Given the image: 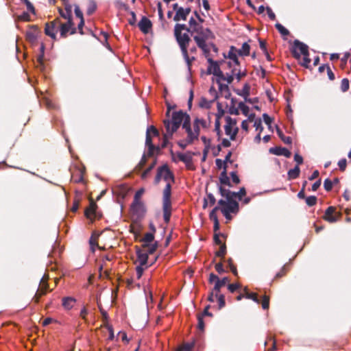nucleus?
Returning <instances> with one entry per match:
<instances>
[{
	"label": "nucleus",
	"instance_id": "473e14b6",
	"mask_svg": "<svg viewBox=\"0 0 351 351\" xmlns=\"http://www.w3.org/2000/svg\"><path fill=\"white\" fill-rule=\"evenodd\" d=\"M219 209V206H216L210 213V219L215 223V225H217V211Z\"/></svg>",
	"mask_w": 351,
	"mask_h": 351
},
{
	"label": "nucleus",
	"instance_id": "4c0bfd02",
	"mask_svg": "<svg viewBox=\"0 0 351 351\" xmlns=\"http://www.w3.org/2000/svg\"><path fill=\"white\" fill-rule=\"evenodd\" d=\"M349 86H350L349 80L346 78L343 79L341 82V90L343 92H346L348 90Z\"/></svg>",
	"mask_w": 351,
	"mask_h": 351
},
{
	"label": "nucleus",
	"instance_id": "f704fd0d",
	"mask_svg": "<svg viewBox=\"0 0 351 351\" xmlns=\"http://www.w3.org/2000/svg\"><path fill=\"white\" fill-rule=\"evenodd\" d=\"M96 10V3L93 1H89L87 8V14L88 15L92 14Z\"/></svg>",
	"mask_w": 351,
	"mask_h": 351
},
{
	"label": "nucleus",
	"instance_id": "774afa93",
	"mask_svg": "<svg viewBox=\"0 0 351 351\" xmlns=\"http://www.w3.org/2000/svg\"><path fill=\"white\" fill-rule=\"evenodd\" d=\"M248 120H244L241 123V128L245 132L248 131Z\"/></svg>",
	"mask_w": 351,
	"mask_h": 351
},
{
	"label": "nucleus",
	"instance_id": "412c9836",
	"mask_svg": "<svg viewBox=\"0 0 351 351\" xmlns=\"http://www.w3.org/2000/svg\"><path fill=\"white\" fill-rule=\"evenodd\" d=\"M228 282L229 279L227 277H224L222 279H217V281L215 282V284L214 291H215V293H219L221 288L225 286Z\"/></svg>",
	"mask_w": 351,
	"mask_h": 351
},
{
	"label": "nucleus",
	"instance_id": "7c9ffc66",
	"mask_svg": "<svg viewBox=\"0 0 351 351\" xmlns=\"http://www.w3.org/2000/svg\"><path fill=\"white\" fill-rule=\"evenodd\" d=\"M60 23L59 19H56L48 24L51 26V29L56 33L58 29H60Z\"/></svg>",
	"mask_w": 351,
	"mask_h": 351
},
{
	"label": "nucleus",
	"instance_id": "7ed1b4c3",
	"mask_svg": "<svg viewBox=\"0 0 351 351\" xmlns=\"http://www.w3.org/2000/svg\"><path fill=\"white\" fill-rule=\"evenodd\" d=\"M212 37V33L208 29H202L197 30V35L194 36V40L197 46L202 49L204 53L208 57L211 49L217 51L216 47L207 40Z\"/></svg>",
	"mask_w": 351,
	"mask_h": 351
},
{
	"label": "nucleus",
	"instance_id": "864d4df0",
	"mask_svg": "<svg viewBox=\"0 0 351 351\" xmlns=\"http://www.w3.org/2000/svg\"><path fill=\"white\" fill-rule=\"evenodd\" d=\"M226 254V245H221L219 251L217 252V256L223 257Z\"/></svg>",
	"mask_w": 351,
	"mask_h": 351
},
{
	"label": "nucleus",
	"instance_id": "a19ab883",
	"mask_svg": "<svg viewBox=\"0 0 351 351\" xmlns=\"http://www.w3.org/2000/svg\"><path fill=\"white\" fill-rule=\"evenodd\" d=\"M178 158L181 161H182L186 164L191 162V157L188 154H180L178 155Z\"/></svg>",
	"mask_w": 351,
	"mask_h": 351
},
{
	"label": "nucleus",
	"instance_id": "8fccbe9b",
	"mask_svg": "<svg viewBox=\"0 0 351 351\" xmlns=\"http://www.w3.org/2000/svg\"><path fill=\"white\" fill-rule=\"evenodd\" d=\"M324 189L327 191H330L331 189L332 188V181L330 180L329 179L325 180V181L324 182Z\"/></svg>",
	"mask_w": 351,
	"mask_h": 351
},
{
	"label": "nucleus",
	"instance_id": "e433bc0d",
	"mask_svg": "<svg viewBox=\"0 0 351 351\" xmlns=\"http://www.w3.org/2000/svg\"><path fill=\"white\" fill-rule=\"evenodd\" d=\"M221 195L226 198V200H230L231 191L229 189L223 187L219 188Z\"/></svg>",
	"mask_w": 351,
	"mask_h": 351
},
{
	"label": "nucleus",
	"instance_id": "13d9d810",
	"mask_svg": "<svg viewBox=\"0 0 351 351\" xmlns=\"http://www.w3.org/2000/svg\"><path fill=\"white\" fill-rule=\"evenodd\" d=\"M60 14L62 17H63L65 19H68V21L71 20V15L68 13L67 12L63 11L62 10H60Z\"/></svg>",
	"mask_w": 351,
	"mask_h": 351
},
{
	"label": "nucleus",
	"instance_id": "2eb2a0df",
	"mask_svg": "<svg viewBox=\"0 0 351 351\" xmlns=\"http://www.w3.org/2000/svg\"><path fill=\"white\" fill-rule=\"evenodd\" d=\"M144 191H145L143 189H141L136 192L134 195V202L132 205V208L134 210H138V209L143 207V203L141 201V198L143 195Z\"/></svg>",
	"mask_w": 351,
	"mask_h": 351
},
{
	"label": "nucleus",
	"instance_id": "6e6552de",
	"mask_svg": "<svg viewBox=\"0 0 351 351\" xmlns=\"http://www.w3.org/2000/svg\"><path fill=\"white\" fill-rule=\"evenodd\" d=\"M136 262L138 265L136 267V278L140 279L144 270L152 265V263L148 264V254L147 252H143V250L137 251Z\"/></svg>",
	"mask_w": 351,
	"mask_h": 351
},
{
	"label": "nucleus",
	"instance_id": "f8f14e48",
	"mask_svg": "<svg viewBox=\"0 0 351 351\" xmlns=\"http://www.w3.org/2000/svg\"><path fill=\"white\" fill-rule=\"evenodd\" d=\"M308 47L306 45H305L303 43H301L298 40H295L294 42L293 49L292 51L293 56L296 59L300 60L301 58V56H302L304 53H307V52H308Z\"/></svg>",
	"mask_w": 351,
	"mask_h": 351
},
{
	"label": "nucleus",
	"instance_id": "39448f33",
	"mask_svg": "<svg viewBox=\"0 0 351 351\" xmlns=\"http://www.w3.org/2000/svg\"><path fill=\"white\" fill-rule=\"evenodd\" d=\"M250 47L247 43H244L240 49L232 46L228 53V56L230 61L228 62L229 67H236L239 69V63L238 60V56H248L250 53Z\"/></svg>",
	"mask_w": 351,
	"mask_h": 351
},
{
	"label": "nucleus",
	"instance_id": "e2e57ef3",
	"mask_svg": "<svg viewBox=\"0 0 351 351\" xmlns=\"http://www.w3.org/2000/svg\"><path fill=\"white\" fill-rule=\"evenodd\" d=\"M75 15L77 17H78L80 19L83 18V14L81 12L78 5H75Z\"/></svg>",
	"mask_w": 351,
	"mask_h": 351
},
{
	"label": "nucleus",
	"instance_id": "dca6fc26",
	"mask_svg": "<svg viewBox=\"0 0 351 351\" xmlns=\"http://www.w3.org/2000/svg\"><path fill=\"white\" fill-rule=\"evenodd\" d=\"M190 12V8H183L180 7L177 10L176 13L173 17V20L175 21H178L180 20L185 21Z\"/></svg>",
	"mask_w": 351,
	"mask_h": 351
},
{
	"label": "nucleus",
	"instance_id": "b1692460",
	"mask_svg": "<svg viewBox=\"0 0 351 351\" xmlns=\"http://www.w3.org/2000/svg\"><path fill=\"white\" fill-rule=\"evenodd\" d=\"M182 53L183 57H184V58L185 60V62H186V63L187 64L188 69H189V71H190L192 62L195 60V58L194 57L190 58L189 56L188 52H187V49H185V51H182Z\"/></svg>",
	"mask_w": 351,
	"mask_h": 351
},
{
	"label": "nucleus",
	"instance_id": "f257e3e1",
	"mask_svg": "<svg viewBox=\"0 0 351 351\" xmlns=\"http://www.w3.org/2000/svg\"><path fill=\"white\" fill-rule=\"evenodd\" d=\"M190 123V117L182 111L174 112L172 114L171 120H164V125L166 129V132L164 134V140L162 145V147L167 146L168 141L171 138L173 134L177 131L180 126L181 123Z\"/></svg>",
	"mask_w": 351,
	"mask_h": 351
},
{
	"label": "nucleus",
	"instance_id": "338daca9",
	"mask_svg": "<svg viewBox=\"0 0 351 351\" xmlns=\"http://www.w3.org/2000/svg\"><path fill=\"white\" fill-rule=\"evenodd\" d=\"M231 175V177H232V181L235 183V184H238L239 183V177L237 176V173L235 172H232L230 173Z\"/></svg>",
	"mask_w": 351,
	"mask_h": 351
},
{
	"label": "nucleus",
	"instance_id": "9b49d317",
	"mask_svg": "<svg viewBox=\"0 0 351 351\" xmlns=\"http://www.w3.org/2000/svg\"><path fill=\"white\" fill-rule=\"evenodd\" d=\"M218 204L221 206L219 209L223 214H226L228 212L235 213L239 210V204L234 200L220 199Z\"/></svg>",
	"mask_w": 351,
	"mask_h": 351
},
{
	"label": "nucleus",
	"instance_id": "4d7b16f0",
	"mask_svg": "<svg viewBox=\"0 0 351 351\" xmlns=\"http://www.w3.org/2000/svg\"><path fill=\"white\" fill-rule=\"evenodd\" d=\"M26 5L27 6V10L32 12V13H34V8L33 6V5L29 1V0H22Z\"/></svg>",
	"mask_w": 351,
	"mask_h": 351
},
{
	"label": "nucleus",
	"instance_id": "603ef678",
	"mask_svg": "<svg viewBox=\"0 0 351 351\" xmlns=\"http://www.w3.org/2000/svg\"><path fill=\"white\" fill-rule=\"evenodd\" d=\"M239 111H240V109L239 108V106L237 107H235L234 105H232L229 108V112L231 114L238 115V114H239Z\"/></svg>",
	"mask_w": 351,
	"mask_h": 351
},
{
	"label": "nucleus",
	"instance_id": "c85d7f7f",
	"mask_svg": "<svg viewBox=\"0 0 351 351\" xmlns=\"http://www.w3.org/2000/svg\"><path fill=\"white\" fill-rule=\"evenodd\" d=\"M40 289L38 290V292L40 293V295H43L45 293V291L47 288V284L45 280V276L41 279L40 284Z\"/></svg>",
	"mask_w": 351,
	"mask_h": 351
},
{
	"label": "nucleus",
	"instance_id": "20e7f679",
	"mask_svg": "<svg viewBox=\"0 0 351 351\" xmlns=\"http://www.w3.org/2000/svg\"><path fill=\"white\" fill-rule=\"evenodd\" d=\"M208 127V122L202 119L196 118L193 122V128L190 125V123L182 125V128L185 129L187 134V143H193L198 138L200 128H207Z\"/></svg>",
	"mask_w": 351,
	"mask_h": 351
},
{
	"label": "nucleus",
	"instance_id": "37998d69",
	"mask_svg": "<svg viewBox=\"0 0 351 351\" xmlns=\"http://www.w3.org/2000/svg\"><path fill=\"white\" fill-rule=\"evenodd\" d=\"M276 27L281 34H282L284 36L288 35L289 31L281 24L276 23Z\"/></svg>",
	"mask_w": 351,
	"mask_h": 351
},
{
	"label": "nucleus",
	"instance_id": "f03ea898",
	"mask_svg": "<svg viewBox=\"0 0 351 351\" xmlns=\"http://www.w3.org/2000/svg\"><path fill=\"white\" fill-rule=\"evenodd\" d=\"M209 65L208 66V73L213 74L220 80L226 81L227 83H231L234 77L239 80L243 76L245 75L244 73H241L239 69L232 67L231 73H227L226 76L221 71L219 62L214 61L212 58H208Z\"/></svg>",
	"mask_w": 351,
	"mask_h": 351
},
{
	"label": "nucleus",
	"instance_id": "423d86ee",
	"mask_svg": "<svg viewBox=\"0 0 351 351\" xmlns=\"http://www.w3.org/2000/svg\"><path fill=\"white\" fill-rule=\"evenodd\" d=\"M189 29L184 24L177 23L174 27V35L179 44L181 51L187 49L190 37L189 36Z\"/></svg>",
	"mask_w": 351,
	"mask_h": 351
},
{
	"label": "nucleus",
	"instance_id": "6ab92c4d",
	"mask_svg": "<svg viewBox=\"0 0 351 351\" xmlns=\"http://www.w3.org/2000/svg\"><path fill=\"white\" fill-rule=\"evenodd\" d=\"M73 25V23L71 22V20L68 21L66 23H60V35L62 37H65L68 32L70 31L71 27Z\"/></svg>",
	"mask_w": 351,
	"mask_h": 351
},
{
	"label": "nucleus",
	"instance_id": "a878e982",
	"mask_svg": "<svg viewBox=\"0 0 351 351\" xmlns=\"http://www.w3.org/2000/svg\"><path fill=\"white\" fill-rule=\"evenodd\" d=\"M277 133L279 136V137L281 138V140L286 144H291V142H292V140H291V138L289 137V136H285L282 131L278 128H277Z\"/></svg>",
	"mask_w": 351,
	"mask_h": 351
},
{
	"label": "nucleus",
	"instance_id": "052dcab7",
	"mask_svg": "<svg viewBox=\"0 0 351 351\" xmlns=\"http://www.w3.org/2000/svg\"><path fill=\"white\" fill-rule=\"evenodd\" d=\"M19 19L21 21H27L29 20V15L28 13L24 12L21 15L19 16Z\"/></svg>",
	"mask_w": 351,
	"mask_h": 351
},
{
	"label": "nucleus",
	"instance_id": "aec40b11",
	"mask_svg": "<svg viewBox=\"0 0 351 351\" xmlns=\"http://www.w3.org/2000/svg\"><path fill=\"white\" fill-rule=\"evenodd\" d=\"M76 300L72 297H65L62 298V306L66 310H70L73 308Z\"/></svg>",
	"mask_w": 351,
	"mask_h": 351
},
{
	"label": "nucleus",
	"instance_id": "ddd939ff",
	"mask_svg": "<svg viewBox=\"0 0 351 351\" xmlns=\"http://www.w3.org/2000/svg\"><path fill=\"white\" fill-rule=\"evenodd\" d=\"M150 130L152 132V133L154 135H156V136L158 135V130L154 126H151L149 128L147 129V134H146L145 144L148 147V149H149L148 150V154L149 156L153 154L154 150L155 149V147L153 145V144L152 143L151 136L149 134V132Z\"/></svg>",
	"mask_w": 351,
	"mask_h": 351
},
{
	"label": "nucleus",
	"instance_id": "58836bf2",
	"mask_svg": "<svg viewBox=\"0 0 351 351\" xmlns=\"http://www.w3.org/2000/svg\"><path fill=\"white\" fill-rule=\"evenodd\" d=\"M254 127L256 128V130L258 131V132H262L263 127L262 125V121L260 118H258L254 121Z\"/></svg>",
	"mask_w": 351,
	"mask_h": 351
},
{
	"label": "nucleus",
	"instance_id": "09e8293b",
	"mask_svg": "<svg viewBox=\"0 0 351 351\" xmlns=\"http://www.w3.org/2000/svg\"><path fill=\"white\" fill-rule=\"evenodd\" d=\"M264 122L268 125L269 128H271V124L272 122L271 118L266 113L263 114Z\"/></svg>",
	"mask_w": 351,
	"mask_h": 351
},
{
	"label": "nucleus",
	"instance_id": "4468645a",
	"mask_svg": "<svg viewBox=\"0 0 351 351\" xmlns=\"http://www.w3.org/2000/svg\"><path fill=\"white\" fill-rule=\"evenodd\" d=\"M340 214L335 212V208L330 206L325 212L324 219L330 223H334L338 220Z\"/></svg>",
	"mask_w": 351,
	"mask_h": 351
},
{
	"label": "nucleus",
	"instance_id": "680f3d73",
	"mask_svg": "<svg viewBox=\"0 0 351 351\" xmlns=\"http://www.w3.org/2000/svg\"><path fill=\"white\" fill-rule=\"evenodd\" d=\"M215 269L219 274H222L224 272L223 265L221 263H219L215 265Z\"/></svg>",
	"mask_w": 351,
	"mask_h": 351
},
{
	"label": "nucleus",
	"instance_id": "c03bdc74",
	"mask_svg": "<svg viewBox=\"0 0 351 351\" xmlns=\"http://www.w3.org/2000/svg\"><path fill=\"white\" fill-rule=\"evenodd\" d=\"M156 165V161H154L146 170H145L141 174V178L145 179L149 174V173L152 171V169Z\"/></svg>",
	"mask_w": 351,
	"mask_h": 351
},
{
	"label": "nucleus",
	"instance_id": "ea45409f",
	"mask_svg": "<svg viewBox=\"0 0 351 351\" xmlns=\"http://www.w3.org/2000/svg\"><path fill=\"white\" fill-rule=\"evenodd\" d=\"M215 298L218 299L219 308H221L225 306V297L222 294L215 293Z\"/></svg>",
	"mask_w": 351,
	"mask_h": 351
},
{
	"label": "nucleus",
	"instance_id": "c9c22d12",
	"mask_svg": "<svg viewBox=\"0 0 351 351\" xmlns=\"http://www.w3.org/2000/svg\"><path fill=\"white\" fill-rule=\"evenodd\" d=\"M45 32L47 36H50L53 39L56 38V32L51 29V26L48 23L46 24Z\"/></svg>",
	"mask_w": 351,
	"mask_h": 351
},
{
	"label": "nucleus",
	"instance_id": "72a5a7b5",
	"mask_svg": "<svg viewBox=\"0 0 351 351\" xmlns=\"http://www.w3.org/2000/svg\"><path fill=\"white\" fill-rule=\"evenodd\" d=\"M302 56H303V59H302V62H301V64L302 66H305L306 68H308L309 66V64L311 62V59L309 58V53H308V52H307V53H304Z\"/></svg>",
	"mask_w": 351,
	"mask_h": 351
},
{
	"label": "nucleus",
	"instance_id": "3c124183",
	"mask_svg": "<svg viewBox=\"0 0 351 351\" xmlns=\"http://www.w3.org/2000/svg\"><path fill=\"white\" fill-rule=\"evenodd\" d=\"M220 88L221 89V91L223 92L224 93V97L228 99L230 97V93L228 90V87L227 85H224V86H222V85H220Z\"/></svg>",
	"mask_w": 351,
	"mask_h": 351
},
{
	"label": "nucleus",
	"instance_id": "a211bd4d",
	"mask_svg": "<svg viewBox=\"0 0 351 351\" xmlns=\"http://www.w3.org/2000/svg\"><path fill=\"white\" fill-rule=\"evenodd\" d=\"M138 27L140 28V29L143 32V33H147L149 29H151V27H152V23H151V21L145 18V17H143L139 22L138 23Z\"/></svg>",
	"mask_w": 351,
	"mask_h": 351
},
{
	"label": "nucleus",
	"instance_id": "bb28decb",
	"mask_svg": "<svg viewBox=\"0 0 351 351\" xmlns=\"http://www.w3.org/2000/svg\"><path fill=\"white\" fill-rule=\"evenodd\" d=\"M195 346V343H186L183 344L181 347L178 349V351H192L193 347Z\"/></svg>",
	"mask_w": 351,
	"mask_h": 351
},
{
	"label": "nucleus",
	"instance_id": "4be33fe9",
	"mask_svg": "<svg viewBox=\"0 0 351 351\" xmlns=\"http://www.w3.org/2000/svg\"><path fill=\"white\" fill-rule=\"evenodd\" d=\"M97 205L94 202L90 204L89 207L85 210V215L87 218L92 219L95 216V210Z\"/></svg>",
	"mask_w": 351,
	"mask_h": 351
},
{
	"label": "nucleus",
	"instance_id": "f3484780",
	"mask_svg": "<svg viewBox=\"0 0 351 351\" xmlns=\"http://www.w3.org/2000/svg\"><path fill=\"white\" fill-rule=\"evenodd\" d=\"M269 152L277 156H284L289 158L291 155V152L285 147H272L270 148Z\"/></svg>",
	"mask_w": 351,
	"mask_h": 351
},
{
	"label": "nucleus",
	"instance_id": "79ce46f5",
	"mask_svg": "<svg viewBox=\"0 0 351 351\" xmlns=\"http://www.w3.org/2000/svg\"><path fill=\"white\" fill-rule=\"evenodd\" d=\"M245 298L247 299H250L254 301L256 303H259V300L257 297V295L254 293H249L246 292V294L245 295Z\"/></svg>",
	"mask_w": 351,
	"mask_h": 351
},
{
	"label": "nucleus",
	"instance_id": "69168bd1",
	"mask_svg": "<svg viewBox=\"0 0 351 351\" xmlns=\"http://www.w3.org/2000/svg\"><path fill=\"white\" fill-rule=\"evenodd\" d=\"M267 14H268V16L271 19V20H274L275 18H276V16H275V14L273 12V11L271 10V9L269 7L267 8Z\"/></svg>",
	"mask_w": 351,
	"mask_h": 351
},
{
	"label": "nucleus",
	"instance_id": "49530a36",
	"mask_svg": "<svg viewBox=\"0 0 351 351\" xmlns=\"http://www.w3.org/2000/svg\"><path fill=\"white\" fill-rule=\"evenodd\" d=\"M106 329L108 330V334H109L108 339L109 340H113L114 338V331H113L112 326L107 324L106 326Z\"/></svg>",
	"mask_w": 351,
	"mask_h": 351
},
{
	"label": "nucleus",
	"instance_id": "6e6d98bb",
	"mask_svg": "<svg viewBox=\"0 0 351 351\" xmlns=\"http://www.w3.org/2000/svg\"><path fill=\"white\" fill-rule=\"evenodd\" d=\"M240 287V285L239 284H237V283H235V284H230L228 285V290L233 293L234 291H235L237 289H239Z\"/></svg>",
	"mask_w": 351,
	"mask_h": 351
},
{
	"label": "nucleus",
	"instance_id": "5fc2aeb1",
	"mask_svg": "<svg viewBox=\"0 0 351 351\" xmlns=\"http://www.w3.org/2000/svg\"><path fill=\"white\" fill-rule=\"evenodd\" d=\"M338 165L339 167V169L341 170V171H344L346 167V165H347V161H346V159L345 158H343L341 160H340L338 162Z\"/></svg>",
	"mask_w": 351,
	"mask_h": 351
},
{
	"label": "nucleus",
	"instance_id": "bf43d9fd",
	"mask_svg": "<svg viewBox=\"0 0 351 351\" xmlns=\"http://www.w3.org/2000/svg\"><path fill=\"white\" fill-rule=\"evenodd\" d=\"M197 319H198V328L199 330H203L204 328V324L203 322L202 315H198Z\"/></svg>",
	"mask_w": 351,
	"mask_h": 351
},
{
	"label": "nucleus",
	"instance_id": "393cba45",
	"mask_svg": "<svg viewBox=\"0 0 351 351\" xmlns=\"http://www.w3.org/2000/svg\"><path fill=\"white\" fill-rule=\"evenodd\" d=\"M300 168L298 165H297L295 168L290 169L288 171V176L290 179H295L299 176L300 174Z\"/></svg>",
	"mask_w": 351,
	"mask_h": 351
},
{
	"label": "nucleus",
	"instance_id": "de8ad7c7",
	"mask_svg": "<svg viewBox=\"0 0 351 351\" xmlns=\"http://www.w3.org/2000/svg\"><path fill=\"white\" fill-rule=\"evenodd\" d=\"M269 305V298L267 295H264L262 301V307L263 309H267Z\"/></svg>",
	"mask_w": 351,
	"mask_h": 351
},
{
	"label": "nucleus",
	"instance_id": "a18cd8bd",
	"mask_svg": "<svg viewBox=\"0 0 351 351\" xmlns=\"http://www.w3.org/2000/svg\"><path fill=\"white\" fill-rule=\"evenodd\" d=\"M317 198L315 196H309L306 199V203L309 206H312L316 204Z\"/></svg>",
	"mask_w": 351,
	"mask_h": 351
},
{
	"label": "nucleus",
	"instance_id": "5701e85b",
	"mask_svg": "<svg viewBox=\"0 0 351 351\" xmlns=\"http://www.w3.org/2000/svg\"><path fill=\"white\" fill-rule=\"evenodd\" d=\"M157 247L156 243H145L143 244V249L142 250L143 252H147V254H153Z\"/></svg>",
	"mask_w": 351,
	"mask_h": 351
},
{
	"label": "nucleus",
	"instance_id": "cd10ccee",
	"mask_svg": "<svg viewBox=\"0 0 351 351\" xmlns=\"http://www.w3.org/2000/svg\"><path fill=\"white\" fill-rule=\"evenodd\" d=\"M219 179L221 184L230 185V180L226 174V169L221 172Z\"/></svg>",
	"mask_w": 351,
	"mask_h": 351
},
{
	"label": "nucleus",
	"instance_id": "c756f323",
	"mask_svg": "<svg viewBox=\"0 0 351 351\" xmlns=\"http://www.w3.org/2000/svg\"><path fill=\"white\" fill-rule=\"evenodd\" d=\"M154 239V236L153 232H147L143 239V244L152 243Z\"/></svg>",
	"mask_w": 351,
	"mask_h": 351
},
{
	"label": "nucleus",
	"instance_id": "0e129e2a",
	"mask_svg": "<svg viewBox=\"0 0 351 351\" xmlns=\"http://www.w3.org/2000/svg\"><path fill=\"white\" fill-rule=\"evenodd\" d=\"M294 160L298 163V165H300V164H302L303 162L302 157L300 155L298 154H295Z\"/></svg>",
	"mask_w": 351,
	"mask_h": 351
},
{
	"label": "nucleus",
	"instance_id": "2f4dec72",
	"mask_svg": "<svg viewBox=\"0 0 351 351\" xmlns=\"http://www.w3.org/2000/svg\"><path fill=\"white\" fill-rule=\"evenodd\" d=\"M239 108L241 112L245 115L247 116L249 114L250 108L247 106H246L243 102L239 103Z\"/></svg>",
	"mask_w": 351,
	"mask_h": 351
},
{
	"label": "nucleus",
	"instance_id": "1a4fd4ad",
	"mask_svg": "<svg viewBox=\"0 0 351 351\" xmlns=\"http://www.w3.org/2000/svg\"><path fill=\"white\" fill-rule=\"evenodd\" d=\"M164 180L167 183L173 182V176L167 165H164L158 169L157 174L155 178L156 183H158L160 180Z\"/></svg>",
	"mask_w": 351,
	"mask_h": 351
},
{
	"label": "nucleus",
	"instance_id": "9d476101",
	"mask_svg": "<svg viewBox=\"0 0 351 351\" xmlns=\"http://www.w3.org/2000/svg\"><path fill=\"white\" fill-rule=\"evenodd\" d=\"M226 124L224 125L226 134L230 136L231 140H234L238 131L239 128L237 125V121L232 119L230 117H226L225 118Z\"/></svg>",
	"mask_w": 351,
	"mask_h": 351
},
{
	"label": "nucleus",
	"instance_id": "0eeeda50",
	"mask_svg": "<svg viewBox=\"0 0 351 351\" xmlns=\"http://www.w3.org/2000/svg\"><path fill=\"white\" fill-rule=\"evenodd\" d=\"M171 183H167L163 191V217L166 223H168L171 217Z\"/></svg>",
	"mask_w": 351,
	"mask_h": 351
}]
</instances>
